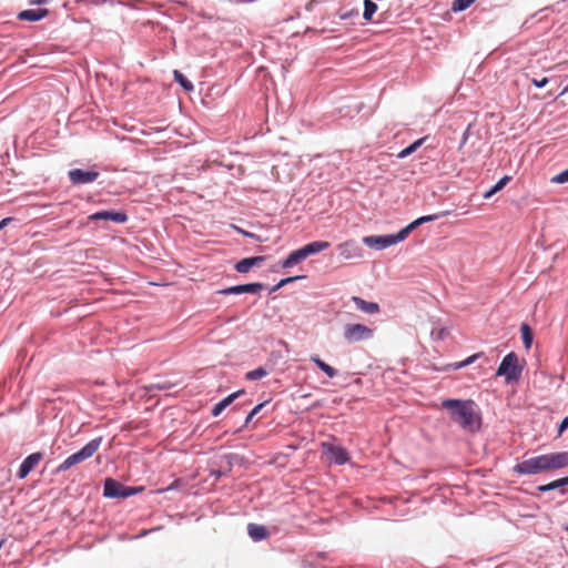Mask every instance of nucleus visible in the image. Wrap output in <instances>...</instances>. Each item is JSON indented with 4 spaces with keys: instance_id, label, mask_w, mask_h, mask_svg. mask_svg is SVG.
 <instances>
[{
    "instance_id": "obj_7",
    "label": "nucleus",
    "mask_w": 568,
    "mask_h": 568,
    "mask_svg": "<svg viewBox=\"0 0 568 568\" xmlns=\"http://www.w3.org/2000/svg\"><path fill=\"white\" fill-rule=\"evenodd\" d=\"M101 443H102V437H97V438L90 440L79 452L67 457V459L64 462H83L88 458H91L100 448Z\"/></svg>"
},
{
    "instance_id": "obj_16",
    "label": "nucleus",
    "mask_w": 568,
    "mask_h": 568,
    "mask_svg": "<svg viewBox=\"0 0 568 568\" xmlns=\"http://www.w3.org/2000/svg\"><path fill=\"white\" fill-rule=\"evenodd\" d=\"M264 260L265 256H253L243 258L236 263L235 270L239 273H247L253 266H258Z\"/></svg>"
},
{
    "instance_id": "obj_9",
    "label": "nucleus",
    "mask_w": 568,
    "mask_h": 568,
    "mask_svg": "<svg viewBox=\"0 0 568 568\" xmlns=\"http://www.w3.org/2000/svg\"><path fill=\"white\" fill-rule=\"evenodd\" d=\"M98 171H84L81 169H73L69 172L70 181L73 184H88L94 182L99 178Z\"/></svg>"
},
{
    "instance_id": "obj_27",
    "label": "nucleus",
    "mask_w": 568,
    "mask_h": 568,
    "mask_svg": "<svg viewBox=\"0 0 568 568\" xmlns=\"http://www.w3.org/2000/svg\"><path fill=\"white\" fill-rule=\"evenodd\" d=\"M39 464H20L17 473L19 479L26 478Z\"/></svg>"
},
{
    "instance_id": "obj_49",
    "label": "nucleus",
    "mask_w": 568,
    "mask_h": 568,
    "mask_svg": "<svg viewBox=\"0 0 568 568\" xmlns=\"http://www.w3.org/2000/svg\"><path fill=\"white\" fill-rule=\"evenodd\" d=\"M48 465H49V464H45V466L43 467V469L40 471L41 474H44V471H45V470H47V468H48Z\"/></svg>"
},
{
    "instance_id": "obj_37",
    "label": "nucleus",
    "mask_w": 568,
    "mask_h": 568,
    "mask_svg": "<svg viewBox=\"0 0 568 568\" xmlns=\"http://www.w3.org/2000/svg\"><path fill=\"white\" fill-rule=\"evenodd\" d=\"M561 457L560 456H538V457H535V458H531L529 462H536V463H539V462H562L560 459Z\"/></svg>"
},
{
    "instance_id": "obj_43",
    "label": "nucleus",
    "mask_w": 568,
    "mask_h": 568,
    "mask_svg": "<svg viewBox=\"0 0 568 568\" xmlns=\"http://www.w3.org/2000/svg\"><path fill=\"white\" fill-rule=\"evenodd\" d=\"M162 527L161 526H158V527H154V528H151V529H144L142 530L138 536L136 538H140V537H144L151 532H154V531H158V530H161Z\"/></svg>"
},
{
    "instance_id": "obj_15",
    "label": "nucleus",
    "mask_w": 568,
    "mask_h": 568,
    "mask_svg": "<svg viewBox=\"0 0 568 568\" xmlns=\"http://www.w3.org/2000/svg\"><path fill=\"white\" fill-rule=\"evenodd\" d=\"M47 9H28L18 13V19L22 21H39L48 16Z\"/></svg>"
},
{
    "instance_id": "obj_28",
    "label": "nucleus",
    "mask_w": 568,
    "mask_h": 568,
    "mask_svg": "<svg viewBox=\"0 0 568 568\" xmlns=\"http://www.w3.org/2000/svg\"><path fill=\"white\" fill-rule=\"evenodd\" d=\"M267 375V372L263 367L250 371L246 373L245 378L248 381H256Z\"/></svg>"
},
{
    "instance_id": "obj_25",
    "label": "nucleus",
    "mask_w": 568,
    "mask_h": 568,
    "mask_svg": "<svg viewBox=\"0 0 568 568\" xmlns=\"http://www.w3.org/2000/svg\"><path fill=\"white\" fill-rule=\"evenodd\" d=\"M377 6L372 0H365L364 2V13L363 17L365 20H371L373 14L376 12Z\"/></svg>"
},
{
    "instance_id": "obj_19",
    "label": "nucleus",
    "mask_w": 568,
    "mask_h": 568,
    "mask_svg": "<svg viewBox=\"0 0 568 568\" xmlns=\"http://www.w3.org/2000/svg\"><path fill=\"white\" fill-rule=\"evenodd\" d=\"M329 247V243L326 241H315L301 247L303 254L307 257L312 254L320 253Z\"/></svg>"
},
{
    "instance_id": "obj_40",
    "label": "nucleus",
    "mask_w": 568,
    "mask_h": 568,
    "mask_svg": "<svg viewBox=\"0 0 568 568\" xmlns=\"http://www.w3.org/2000/svg\"><path fill=\"white\" fill-rule=\"evenodd\" d=\"M263 406H264V404H263V403H262V404L256 405V406L252 409V412L247 415L245 423H246V424H248V423L252 420V418H253V417H254V416H255V415L261 410V408H262Z\"/></svg>"
},
{
    "instance_id": "obj_4",
    "label": "nucleus",
    "mask_w": 568,
    "mask_h": 568,
    "mask_svg": "<svg viewBox=\"0 0 568 568\" xmlns=\"http://www.w3.org/2000/svg\"><path fill=\"white\" fill-rule=\"evenodd\" d=\"M405 239L406 236L403 230H400L397 234L365 236L363 237V243L371 248L384 250L404 241Z\"/></svg>"
},
{
    "instance_id": "obj_5",
    "label": "nucleus",
    "mask_w": 568,
    "mask_h": 568,
    "mask_svg": "<svg viewBox=\"0 0 568 568\" xmlns=\"http://www.w3.org/2000/svg\"><path fill=\"white\" fill-rule=\"evenodd\" d=\"M568 464H515L513 471L517 475H537L550 469H560Z\"/></svg>"
},
{
    "instance_id": "obj_3",
    "label": "nucleus",
    "mask_w": 568,
    "mask_h": 568,
    "mask_svg": "<svg viewBox=\"0 0 568 568\" xmlns=\"http://www.w3.org/2000/svg\"><path fill=\"white\" fill-rule=\"evenodd\" d=\"M521 371L523 368L519 366L517 354L510 352L503 358L496 375L505 376L507 383H513L520 378Z\"/></svg>"
},
{
    "instance_id": "obj_34",
    "label": "nucleus",
    "mask_w": 568,
    "mask_h": 568,
    "mask_svg": "<svg viewBox=\"0 0 568 568\" xmlns=\"http://www.w3.org/2000/svg\"><path fill=\"white\" fill-rule=\"evenodd\" d=\"M243 393H244L243 389L237 390V392L229 395L227 397H225L223 400H221V404H223L224 408H226L229 405H231Z\"/></svg>"
},
{
    "instance_id": "obj_10",
    "label": "nucleus",
    "mask_w": 568,
    "mask_h": 568,
    "mask_svg": "<svg viewBox=\"0 0 568 568\" xmlns=\"http://www.w3.org/2000/svg\"><path fill=\"white\" fill-rule=\"evenodd\" d=\"M337 250L339 252V256L343 260L359 258L363 255L362 254V248L353 240H349V241H346L344 243H341L337 246Z\"/></svg>"
},
{
    "instance_id": "obj_51",
    "label": "nucleus",
    "mask_w": 568,
    "mask_h": 568,
    "mask_svg": "<svg viewBox=\"0 0 568 568\" xmlns=\"http://www.w3.org/2000/svg\"><path fill=\"white\" fill-rule=\"evenodd\" d=\"M564 530L568 532V524L564 526Z\"/></svg>"
},
{
    "instance_id": "obj_45",
    "label": "nucleus",
    "mask_w": 568,
    "mask_h": 568,
    "mask_svg": "<svg viewBox=\"0 0 568 568\" xmlns=\"http://www.w3.org/2000/svg\"><path fill=\"white\" fill-rule=\"evenodd\" d=\"M531 82L534 83V85H536L537 88H544L547 83H548V79L547 78H544L541 80H537V79H532Z\"/></svg>"
},
{
    "instance_id": "obj_33",
    "label": "nucleus",
    "mask_w": 568,
    "mask_h": 568,
    "mask_svg": "<svg viewBox=\"0 0 568 568\" xmlns=\"http://www.w3.org/2000/svg\"><path fill=\"white\" fill-rule=\"evenodd\" d=\"M303 276H292V277H286V278H282L273 288H272V292H275L277 290H280L281 287L285 286L286 284L288 283H292L296 280H300L302 278Z\"/></svg>"
},
{
    "instance_id": "obj_47",
    "label": "nucleus",
    "mask_w": 568,
    "mask_h": 568,
    "mask_svg": "<svg viewBox=\"0 0 568 568\" xmlns=\"http://www.w3.org/2000/svg\"><path fill=\"white\" fill-rule=\"evenodd\" d=\"M13 219L12 217H6L0 221V230H2L4 226H7Z\"/></svg>"
},
{
    "instance_id": "obj_22",
    "label": "nucleus",
    "mask_w": 568,
    "mask_h": 568,
    "mask_svg": "<svg viewBox=\"0 0 568 568\" xmlns=\"http://www.w3.org/2000/svg\"><path fill=\"white\" fill-rule=\"evenodd\" d=\"M187 483L183 478H175L169 486L155 490L156 494H162L171 490H180L186 488Z\"/></svg>"
},
{
    "instance_id": "obj_41",
    "label": "nucleus",
    "mask_w": 568,
    "mask_h": 568,
    "mask_svg": "<svg viewBox=\"0 0 568 568\" xmlns=\"http://www.w3.org/2000/svg\"><path fill=\"white\" fill-rule=\"evenodd\" d=\"M41 453H33L29 455L23 462H40L42 459Z\"/></svg>"
},
{
    "instance_id": "obj_44",
    "label": "nucleus",
    "mask_w": 568,
    "mask_h": 568,
    "mask_svg": "<svg viewBox=\"0 0 568 568\" xmlns=\"http://www.w3.org/2000/svg\"><path fill=\"white\" fill-rule=\"evenodd\" d=\"M567 428H568V416L565 417L562 419L561 424L559 425L558 435L560 436Z\"/></svg>"
},
{
    "instance_id": "obj_6",
    "label": "nucleus",
    "mask_w": 568,
    "mask_h": 568,
    "mask_svg": "<svg viewBox=\"0 0 568 568\" xmlns=\"http://www.w3.org/2000/svg\"><path fill=\"white\" fill-rule=\"evenodd\" d=\"M373 336V331L363 324H347L344 327V337L354 343L368 339Z\"/></svg>"
},
{
    "instance_id": "obj_42",
    "label": "nucleus",
    "mask_w": 568,
    "mask_h": 568,
    "mask_svg": "<svg viewBox=\"0 0 568 568\" xmlns=\"http://www.w3.org/2000/svg\"><path fill=\"white\" fill-rule=\"evenodd\" d=\"M224 406L223 404H221V402H219L212 409V415L213 416H219L223 410H224Z\"/></svg>"
},
{
    "instance_id": "obj_38",
    "label": "nucleus",
    "mask_w": 568,
    "mask_h": 568,
    "mask_svg": "<svg viewBox=\"0 0 568 568\" xmlns=\"http://www.w3.org/2000/svg\"><path fill=\"white\" fill-rule=\"evenodd\" d=\"M480 355H481V354H480V353H478V354H474V355H471V356L467 357L465 361H463V362H460V363L456 364L455 368H462V367H465V366H467V365L473 364V363H474V362H475V361H476Z\"/></svg>"
},
{
    "instance_id": "obj_13",
    "label": "nucleus",
    "mask_w": 568,
    "mask_h": 568,
    "mask_svg": "<svg viewBox=\"0 0 568 568\" xmlns=\"http://www.w3.org/2000/svg\"><path fill=\"white\" fill-rule=\"evenodd\" d=\"M91 221L105 220L112 221L115 223H124L128 220V216L124 212H115V211H100L89 216Z\"/></svg>"
},
{
    "instance_id": "obj_52",
    "label": "nucleus",
    "mask_w": 568,
    "mask_h": 568,
    "mask_svg": "<svg viewBox=\"0 0 568 568\" xmlns=\"http://www.w3.org/2000/svg\"><path fill=\"white\" fill-rule=\"evenodd\" d=\"M568 92V85L564 89L562 94Z\"/></svg>"
},
{
    "instance_id": "obj_48",
    "label": "nucleus",
    "mask_w": 568,
    "mask_h": 568,
    "mask_svg": "<svg viewBox=\"0 0 568 568\" xmlns=\"http://www.w3.org/2000/svg\"><path fill=\"white\" fill-rule=\"evenodd\" d=\"M45 2H47V0H31L30 1L31 4H43Z\"/></svg>"
},
{
    "instance_id": "obj_11",
    "label": "nucleus",
    "mask_w": 568,
    "mask_h": 568,
    "mask_svg": "<svg viewBox=\"0 0 568 568\" xmlns=\"http://www.w3.org/2000/svg\"><path fill=\"white\" fill-rule=\"evenodd\" d=\"M568 487V475L557 478L548 484H542L537 486V490L539 493H548L552 490H557L560 496H565L567 494Z\"/></svg>"
},
{
    "instance_id": "obj_17",
    "label": "nucleus",
    "mask_w": 568,
    "mask_h": 568,
    "mask_svg": "<svg viewBox=\"0 0 568 568\" xmlns=\"http://www.w3.org/2000/svg\"><path fill=\"white\" fill-rule=\"evenodd\" d=\"M445 215H446V213L420 216L417 220L409 223L407 226H405L403 229V232H404L405 236L407 237L410 234V232H413L417 226H419L426 222L435 221V220L439 219L440 216H445Z\"/></svg>"
},
{
    "instance_id": "obj_29",
    "label": "nucleus",
    "mask_w": 568,
    "mask_h": 568,
    "mask_svg": "<svg viewBox=\"0 0 568 568\" xmlns=\"http://www.w3.org/2000/svg\"><path fill=\"white\" fill-rule=\"evenodd\" d=\"M232 465L233 464H225V466L223 468H220V469L206 468L205 470H207L210 473V475L215 476L216 478H220L231 471Z\"/></svg>"
},
{
    "instance_id": "obj_8",
    "label": "nucleus",
    "mask_w": 568,
    "mask_h": 568,
    "mask_svg": "<svg viewBox=\"0 0 568 568\" xmlns=\"http://www.w3.org/2000/svg\"><path fill=\"white\" fill-rule=\"evenodd\" d=\"M322 449L327 462H349L351 459L347 452L335 444L323 443Z\"/></svg>"
},
{
    "instance_id": "obj_21",
    "label": "nucleus",
    "mask_w": 568,
    "mask_h": 568,
    "mask_svg": "<svg viewBox=\"0 0 568 568\" xmlns=\"http://www.w3.org/2000/svg\"><path fill=\"white\" fill-rule=\"evenodd\" d=\"M311 361L329 378H333L337 375V371L327 363H325L324 361H322L318 356H311Z\"/></svg>"
},
{
    "instance_id": "obj_1",
    "label": "nucleus",
    "mask_w": 568,
    "mask_h": 568,
    "mask_svg": "<svg viewBox=\"0 0 568 568\" xmlns=\"http://www.w3.org/2000/svg\"><path fill=\"white\" fill-rule=\"evenodd\" d=\"M442 407L449 414L452 422L464 430L476 433L481 427V414L473 399H445Z\"/></svg>"
},
{
    "instance_id": "obj_32",
    "label": "nucleus",
    "mask_w": 568,
    "mask_h": 568,
    "mask_svg": "<svg viewBox=\"0 0 568 568\" xmlns=\"http://www.w3.org/2000/svg\"><path fill=\"white\" fill-rule=\"evenodd\" d=\"M430 335L434 339H444L448 335V329L445 327L435 328Z\"/></svg>"
},
{
    "instance_id": "obj_24",
    "label": "nucleus",
    "mask_w": 568,
    "mask_h": 568,
    "mask_svg": "<svg viewBox=\"0 0 568 568\" xmlns=\"http://www.w3.org/2000/svg\"><path fill=\"white\" fill-rule=\"evenodd\" d=\"M510 176L508 175H505L504 178H501L489 191H487L486 193H484V199H489L495 193L499 192L500 190H503L507 183L510 181Z\"/></svg>"
},
{
    "instance_id": "obj_18",
    "label": "nucleus",
    "mask_w": 568,
    "mask_h": 568,
    "mask_svg": "<svg viewBox=\"0 0 568 568\" xmlns=\"http://www.w3.org/2000/svg\"><path fill=\"white\" fill-rule=\"evenodd\" d=\"M352 301L354 302L356 307L364 313L376 314L379 312V305L377 303L366 302L365 300H363L358 296H353Z\"/></svg>"
},
{
    "instance_id": "obj_12",
    "label": "nucleus",
    "mask_w": 568,
    "mask_h": 568,
    "mask_svg": "<svg viewBox=\"0 0 568 568\" xmlns=\"http://www.w3.org/2000/svg\"><path fill=\"white\" fill-rule=\"evenodd\" d=\"M263 290V284L261 283H248L242 285L231 286L224 290L219 291L220 294L230 295V294H242V293H251L255 294Z\"/></svg>"
},
{
    "instance_id": "obj_46",
    "label": "nucleus",
    "mask_w": 568,
    "mask_h": 568,
    "mask_svg": "<svg viewBox=\"0 0 568 568\" xmlns=\"http://www.w3.org/2000/svg\"><path fill=\"white\" fill-rule=\"evenodd\" d=\"M410 155V152L408 151L407 148H405L404 150H402L398 154H397V158L398 159H404L406 156Z\"/></svg>"
},
{
    "instance_id": "obj_26",
    "label": "nucleus",
    "mask_w": 568,
    "mask_h": 568,
    "mask_svg": "<svg viewBox=\"0 0 568 568\" xmlns=\"http://www.w3.org/2000/svg\"><path fill=\"white\" fill-rule=\"evenodd\" d=\"M476 0H454L452 10L455 12L468 9Z\"/></svg>"
},
{
    "instance_id": "obj_36",
    "label": "nucleus",
    "mask_w": 568,
    "mask_h": 568,
    "mask_svg": "<svg viewBox=\"0 0 568 568\" xmlns=\"http://www.w3.org/2000/svg\"><path fill=\"white\" fill-rule=\"evenodd\" d=\"M75 464H59L57 467L52 468L50 470L51 475H59L63 471H67L69 470L72 466H74Z\"/></svg>"
},
{
    "instance_id": "obj_50",
    "label": "nucleus",
    "mask_w": 568,
    "mask_h": 568,
    "mask_svg": "<svg viewBox=\"0 0 568 568\" xmlns=\"http://www.w3.org/2000/svg\"><path fill=\"white\" fill-rule=\"evenodd\" d=\"M466 139H467V131L464 133V140H463V142H465V141H466Z\"/></svg>"
},
{
    "instance_id": "obj_31",
    "label": "nucleus",
    "mask_w": 568,
    "mask_h": 568,
    "mask_svg": "<svg viewBox=\"0 0 568 568\" xmlns=\"http://www.w3.org/2000/svg\"><path fill=\"white\" fill-rule=\"evenodd\" d=\"M551 182L557 184L568 183V168L560 172L559 174L551 178Z\"/></svg>"
},
{
    "instance_id": "obj_35",
    "label": "nucleus",
    "mask_w": 568,
    "mask_h": 568,
    "mask_svg": "<svg viewBox=\"0 0 568 568\" xmlns=\"http://www.w3.org/2000/svg\"><path fill=\"white\" fill-rule=\"evenodd\" d=\"M75 464H59L57 467L52 468L50 470L51 475H59L63 471H67L69 470L72 466H74Z\"/></svg>"
},
{
    "instance_id": "obj_39",
    "label": "nucleus",
    "mask_w": 568,
    "mask_h": 568,
    "mask_svg": "<svg viewBox=\"0 0 568 568\" xmlns=\"http://www.w3.org/2000/svg\"><path fill=\"white\" fill-rule=\"evenodd\" d=\"M426 139H427V136L420 138V139L416 140L415 142H413L410 145H408L407 149L410 152V154H413L415 151H417V149L424 144Z\"/></svg>"
},
{
    "instance_id": "obj_23",
    "label": "nucleus",
    "mask_w": 568,
    "mask_h": 568,
    "mask_svg": "<svg viewBox=\"0 0 568 568\" xmlns=\"http://www.w3.org/2000/svg\"><path fill=\"white\" fill-rule=\"evenodd\" d=\"M173 77H174V80L187 92H191L193 91L194 89V85L193 83L187 80L182 72H180L179 70H174L173 72Z\"/></svg>"
},
{
    "instance_id": "obj_14",
    "label": "nucleus",
    "mask_w": 568,
    "mask_h": 568,
    "mask_svg": "<svg viewBox=\"0 0 568 568\" xmlns=\"http://www.w3.org/2000/svg\"><path fill=\"white\" fill-rule=\"evenodd\" d=\"M247 535L254 542H260L268 538L270 530L264 525L250 523L247 525Z\"/></svg>"
},
{
    "instance_id": "obj_2",
    "label": "nucleus",
    "mask_w": 568,
    "mask_h": 568,
    "mask_svg": "<svg viewBox=\"0 0 568 568\" xmlns=\"http://www.w3.org/2000/svg\"><path fill=\"white\" fill-rule=\"evenodd\" d=\"M144 489V486H126L112 477H106L103 483V497L109 499H126L141 494Z\"/></svg>"
},
{
    "instance_id": "obj_30",
    "label": "nucleus",
    "mask_w": 568,
    "mask_h": 568,
    "mask_svg": "<svg viewBox=\"0 0 568 568\" xmlns=\"http://www.w3.org/2000/svg\"><path fill=\"white\" fill-rule=\"evenodd\" d=\"M521 334H523V341L526 345V347H529L532 341V335L529 326L527 324L521 325Z\"/></svg>"
},
{
    "instance_id": "obj_20",
    "label": "nucleus",
    "mask_w": 568,
    "mask_h": 568,
    "mask_svg": "<svg viewBox=\"0 0 568 568\" xmlns=\"http://www.w3.org/2000/svg\"><path fill=\"white\" fill-rule=\"evenodd\" d=\"M306 258L301 248L293 251L283 262L282 267L288 268Z\"/></svg>"
}]
</instances>
